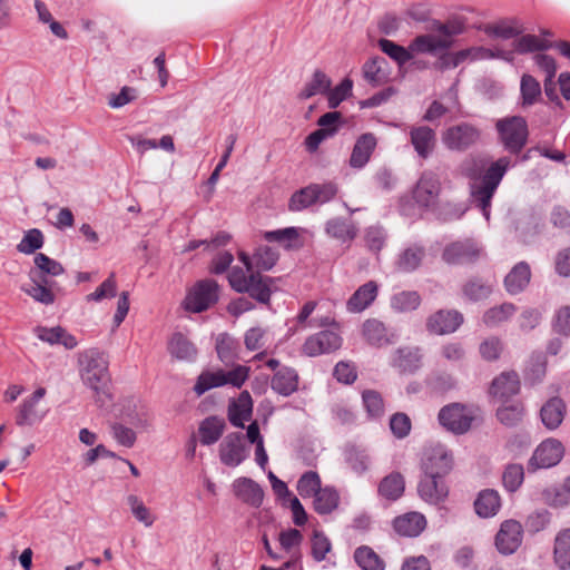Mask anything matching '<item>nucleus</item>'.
<instances>
[{"label": "nucleus", "instance_id": "obj_1", "mask_svg": "<svg viewBox=\"0 0 570 570\" xmlns=\"http://www.w3.org/2000/svg\"><path fill=\"white\" fill-rule=\"evenodd\" d=\"M461 30L459 24L438 23L433 32L415 37L407 48L387 39H380L379 47L401 67L410 61L413 55H435L440 50L450 48L453 43V37L459 35Z\"/></svg>", "mask_w": 570, "mask_h": 570}, {"label": "nucleus", "instance_id": "obj_2", "mask_svg": "<svg viewBox=\"0 0 570 570\" xmlns=\"http://www.w3.org/2000/svg\"><path fill=\"white\" fill-rule=\"evenodd\" d=\"M510 164L508 157H501L482 175H480L481 165L475 158H466L460 166L462 175L471 179L472 200L481 209L485 219L490 218L491 199Z\"/></svg>", "mask_w": 570, "mask_h": 570}, {"label": "nucleus", "instance_id": "obj_3", "mask_svg": "<svg viewBox=\"0 0 570 570\" xmlns=\"http://www.w3.org/2000/svg\"><path fill=\"white\" fill-rule=\"evenodd\" d=\"M108 358L98 348H88L78 354V368L82 383L97 396H108L110 374Z\"/></svg>", "mask_w": 570, "mask_h": 570}, {"label": "nucleus", "instance_id": "obj_4", "mask_svg": "<svg viewBox=\"0 0 570 570\" xmlns=\"http://www.w3.org/2000/svg\"><path fill=\"white\" fill-rule=\"evenodd\" d=\"M239 259L246 267H233L228 281L233 289L238 293H248L253 298L266 303L271 297L269 277H263L259 273L253 271L250 257L244 253H239Z\"/></svg>", "mask_w": 570, "mask_h": 570}, {"label": "nucleus", "instance_id": "obj_5", "mask_svg": "<svg viewBox=\"0 0 570 570\" xmlns=\"http://www.w3.org/2000/svg\"><path fill=\"white\" fill-rule=\"evenodd\" d=\"M249 368L244 365H236L230 371H216L203 372L194 386V391L197 395H202L210 389L219 387L223 385H232L239 389L245 381L248 379Z\"/></svg>", "mask_w": 570, "mask_h": 570}, {"label": "nucleus", "instance_id": "obj_6", "mask_svg": "<svg viewBox=\"0 0 570 570\" xmlns=\"http://www.w3.org/2000/svg\"><path fill=\"white\" fill-rule=\"evenodd\" d=\"M504 148L519 154L528 141V125L523 117L513 116L499 119L495 125Z\"/></svg>", "mask_w": 570, "mask_h": 570}, {"label": "nucleus", "instance_id": "obj_7", "mask_svg": "<svg viewBox=\"0 0 570 570\" xmlns=\"http://www.w3.org/2000/svg\"><path fill=\"white\" fill-rule=\"evenodd\" d=\"M438 419L445 430L461 435L471 429L475 411L461 403H451L440 410Z\"/></svg>", "mask_w": 570, "mask_h": 570}, {"label": "nucleus", "instance_id": "obj_8", "mask_svg": "<svg viewBox=\"0 0 570 570\" xmlns=\"http://www.w3.org/2000/svg\"><path fill=\"white\" fill-rule=\"evenodd\" d=\"M218 301V284L214 279L197 282L187 293L184 307L191 313L208 309Z\"/></svg>", "mask_w": 570, "mask_h": 570}, {"label": "nucleus", "instance_id": "obj_9", "mask_svg": "<svg viewBox=\"0 0 570 570\" xmlns=\"http://www.w3.org/2000/svg\"><path fill=\"white\" fill-rule=\"evenodd\" d=\"M421 466L423 474L444 478L453 468V454L443 444H432L424 450Z\"/></svg>", "mask_w": 570, "mask_h": 570}, {"label": "nucleus", "instance_id": "obj_10", "mask_svg": "<svg viewBox=\"0 0 570 570\" xmlns=\"http://www.w3.org/2000/svg\"><path fill=\"white\" fill-rule=\"evenodd\" d=\"M45 387H38L30 396L26 397L16 410V424L18 426H32L40 423L48 414V409L40 405L46 395Z\"/></svg>", "mask_w": 570, "mask_h": 570}, {"label": "nucleus", "instance_id": "obj_11", "mask_svg": "<svg viewBox=\"0 0 570 570\" xmlns=\"http://www.w3.org/2000/svg\"><path fill=\"white\" fill-rule=\"evenodd\" d=\"M478 127L469 122H461L449 127L442 134V142L450 150L464 151L480 139Z\"/></svg>", "mask_w": 570, "mask_h": 570}, {"label": "nucleus", "instance_id": "obj_12", "mask_svg": "<svg viewBox=\"0 0 570 570\" xmlns=\"http://www.w3.org/2000/svg\"><path fill=\"white\" fill-rule=\"evenodd\" d=\"M564 454L562 443L557 439L542 441L534 450L528 463V470L534 472L539 469H549L557 465Z\"/></svg>", "mask_w": 570, "mask_h": 570}, {"label": "nucleus", "instance_id": "obj_13", "mask_svg": "<svg viewBox=\"0 0 570 570\" xmlns=\"http://www.w3.org/2000/svg\"><path fill=\"white\" fill-rule=\"evenodd\" d=\"M482 253L481 246L468 238L448 244L442 253V259L449 265H461L475 262Z\"/></svg>", "mask_w": 570, "mask_h": 570}, {"label": "nucleus", "instance_id": "obj_14", "mask_svg": "<svg viewBox=\"0 0 570 570\" xmlns=\"http://www.w3.org/2000/svg\"><path fill=\"white\" fill-rule=\"evenodd\" d=\"M248 456L242 433H229L219 445V459L227 466H238Z\"/></svg>", "mask_w": 570, "mask_h": 570}, {"label": "nucleus", "instance_id": "obj_15", "mask_svg": "<svg viewBox=\"0 0 570 570\" xmlns=\"http://www.w3.org/2000/svg\"><path fill=\"white\" fill-rule=\"evenodd\" d=\"M522 525L515 520H505L495 535V547L502 554H512L522 542Z\"/></svg>", "mask_w": 570, "mask_h": 570}, {"label": "nucleus", "instance_id": "obj_16", "mask_svg": "<svg viewBox=\"0 0 570 570\" xmlns=\"http://www.w3.org/2000/svg\"><path fill=\"white\" fill-rule=\"evenodd\" d=\"M441 191L439 176L431 171H423L413 191V197L421 206H432L436 203Z\"/></svg>", "mask_w": 570, "mask_h": 570}, {"label": "nucleus", "instance_id": "obj_17", "mask_svg": "<svg viewBox=\"0 0 570 570\" xmlns=\"http://www.w3.org/2000/svg\"><path fill=\"white\" fill-rule=\"evenodd\" d=\"M341 344L342 338L340 335L334 331L326 330L307 337L303 345V353L313 357L331 353L337 350Z\"/></svg>", "mask_w": 570, "mask_h": 570}, {"label": "nucleus", "instance_id": "obj_18", "mask_svg": "<svg viewBox=\"0 0 570 570\" xmlns=\"http://www.w3.org/2000/svg\"><path fill=\"white\" fill-rule=\"evenodd\" d=\"M463 323V315L455 309H440L432 314L426 322L431 333L444 335L455 332Z\"/></svg>", "mask_w": 570, "mask_h": 570}, {"label": "nucleus", "instance_id": "obj_19", "mask_svg": "<svg viewBox=\"0 0 570 570\" xmlns=\"http://www.w3.org/2000/svg\"><path fill=\"white\" fill-rule=\"evenodd\" d=\"M30 282L29 285L21 286L22 292L40 304L51 305L55 303L56 294L60 291L56 281H46L35 275Z\"/></svg>", "mask_w": 570, "mask_h": 570}, {"label": "nucleus", "instance_id": "obj_20", "mask_svg": "<svg viewBox=\"0 0 570 570\" xmlns=\"http://www.w3.org/2000/svg\"><path fill=\"white\" fill-rule=\"evenodd\" d=\"M417 492L425 502L438 504L446 499L449 489L443 478L423 474L417 485Z\"/></svg>", "mask_w": 570, "mask_h": 570}, {"label": "nucleus", "instance_id": "obj_21", "mask_svg": "<svg viewBox=\"0 0 570 570\" xmlns=\"http://www.w3.org/2000/svg\"><path fill=\"white\" fill-rule=\"evenodd\" d=\"M362 334L370 345L377 347L393 344L396 340V335L390 332L386 326L376 318H370L363 323Z\"/></svg>", "mask_w": 570, "mask_h": 570}, {"label": "nucleus", "instance_id": "obj_22", "mask_svg": "<svg viewBox=\"0 0 570 570\" xmlns=\"http://www.w3.org/2000/svg\"><path fill=\"white\" fill-rule=\"evenodd\" d=\"M376 145L377 140L373 134L366 132L361 135L356 139L352 149V154L348 160L350 166L354 169L363 168L370 161Z\"/></svg>", "mask_w": 570, "mask_h": 570}, {"label": "nucleus", "instance_id": "obj_23", "mask_svg": "<svg viewBox=\"0 0 570 570\" xmlns=\"http://www.w3.org/2000/svg\"><path fill=\"white\" fill-rule=\"evenodd\" d=\"M233 491L244 503L258 508L263 503L264 491L261 485L249 478H238L233 482Z\"/></svg>", "mask_w": 570, "mask_h": 570}, {"label": "nucleus", "instance_id": "obj_24", "mask_svg": "<svg viewBox=\"0 0 570 570\" xmlns=\"http://www.w3.org/2000/svg\"><path fill=\"white\" fill-rule=\"evenodd\" d=\"M410 138L414 150L421 158L426 159L433 153L436 135L432 128L428 126L412 127Z\"/></svg>", "mask_w": 570, "mask_h": 570}, {"label": "nucleus", "instance_id": "obj_25", "mask_svg": "<svg viewBox=\"0 0 570 570\" xmlns=\"http://www.w3.org/2000/svg\"><path fill=\"white\" fill-rule=\"evenodd\" d=\"M379 286L376 282L368 281L360 286L348 298L346 308L351 313H361L366 309L376 298Z\"/></svg>", "mask_w": 570, "mask_h": 570}, {"label": "nucleus", "instance_id": "obj_26", "mask_svg": "<svg viewBox=\"0 0 570 570\" xmlns=\"http://www.w3.org/2000/svg\"><path fill=\"white\" fill-rule=\"evenodd\" d=\"M35 267L29 272V278L35 275L46 281H55L53 278L65 273L63 266L56 259L50 258L43 253H37L33 258Z\"/></svg>", "mask_w": 570, "mask_h": 570}, {"label": "nucleus", "instance_id": "obj_27", "mask_svg": "<svg viewBox=\"0 0 570 570\" xmlns=\"http://www.w3.org/2000/svg\"><path fill=\"white\" fill-rule=\"evenodd\" d=\"M253 413V400L247 391H243L238 399L228 407L229 422L236 428H244Z\"/></svg>", "mask_w": 570, "mask_h": 570}, {"label": "nucleus", "instance_id": "obj_28", "mask_svg": "<svg viewBox=\"0 0 570 570\" xmlns=\"http://www.w3.org/2000/svg\"><path fill=\"white\" fill-rule=\"evenodd\" d=\"M531 279V269L528 263L520 262L508 273L504 278V287L511 295H517L525 289Z\"/></svg>", "mask_w": 570, "mask_h": 570}, {"label": "nucleus", "instance_id": "obj_29", "mask_svg": "<svg viewBox=\"0 0 570 570\" xmlns=\"http://www.w3.org/2000/svg\"><path fill=\"white\" fill-rule=\"evenodd\" d=\"M426 521L423 514L410 512L395 518L393 522L394 530L404 537H416L425 528Z\"/></svg>", "mask_w": 570, "mask_h": 570}, {"label": "nucleus", "instance_id": "obj_30", "mask_svg": "<svg viewBox=\"0 0 570 570\" xmlns=\"http://www.w3.org/2000/svg\"><path fill=\"white\" fill-rule=\"evenodd\" d=\"M36 335L39 340L47 342L51 345L61 344L68 350H72L77 346L78 342L76 337L69 334L65 328L60 326L55 327H42L39 326L35 330Z\"/></svg>", "mask_w": 570, "mask_h": 570}, {"label": "nucleus", "instance_id": "obj_31", "mask_svg": "<svg viewBox=\"0 0 570 570\" xmlns=\"http://www.w3.org/2000/svg\"><path fill=\"white\" fill-rule=\"evenodd\" d=\"M566 415V404L559 397L550 399L540 411L541 421L549 430L557 429Z\"/></svg>", "mask_w": 570, "mask_h": 570}, {"label": "nucleus", "instance_id": "obj_32", "mask_svg": "<svg viewBox=\"0 0 570 570\" xmlns=\"http://www.w3.org/2000/svg\"><path fill=\"white\" fill-rule=\"evenodd\" d=\"M271 385L276 393L288 396L298 387V375L294 368L283 367L274 374Z\"/></svg>", "mask_w": 570, "mask_h": 570}, {"label": "nucleus", "instance_id": "obj_33", "mask_svg": "<svg viewBox=\"0 0 570 570\" xmlns=\"http://www.w3.org/2000/svg\"><path fill=\"white\" fill-rule=\"evenodd\" d=\"M425 257V248L421 245H411L402 250L395 262L396 268L410 273L417 269Z\"/></svg>", "mask_w": 570, "mask_h": 570}, {"label": "nucleus", "instance_id": "obj_34", "mask_svg": "<svg viewBox=\"0 0 570 570\" xmlns=\"http://www.w3.org/2000/svg\"><path fill=\"white\" fill-rule=\"evenodd\" d=\"M168 352L180 361H194L197 355L195 345L181 333H174L168 342Z\"/></svg>", "mask_w": 570, "mask_h": 570}, {"label": "nucleus", "instance_id": "obj_35", "mask_svg": "<svg viewBox=\"0 0 570 570\" xmlns=\"http://www.w3.org/2000/svg\"><path fill=\"white\" fill-rule=\"evenodd\" d=\"M500 508V495L495 490L492 489L481 491L474 501L475 512L482 518H490L495 515Z\"/></svg>", "mask_w": 570, "mask_h": 570}, {"label": "nucleus", "instance_id": "obj_36", "mask_svg": "<svg viewBox=\"0 0 570 570\" xmlns=\"http://www.w3.org/2000/svg\"><path fill=\"white\" fill-rule=\"evenodd\" d=\"M520 390L519 376L515 372H505L493 380L491 394L500 399L510 397Z\"/></svg>", "mask_w": 570, "mask_h": 570}, {"label": "nucleus", "instance_id": "obj_37", "mask_svg": "<svg viewBox=\"0 0 570 570\" xmlns=\"http://www.w3.org/2000/svg\"><path fill=\"white\" fill-rule=\"evenodd\" d=\"M345 461L348 468L358 475L367 472L372 463L368 451L356 445H351L345 450Z\"/></svg>", "mask_w": 570, "mask_h": 570}, {"label": "nucleus", "instance_id": "obj_38", "mask_svg": "<svg viewBox=\"0 0 570 570\" xmlns=\"http://www.w3.org/2000/svg\"><path fill=\"white\" fill-rule=\"evenodd\" d=\"M512 45L513 50H511V52H513V55L515 52L525 55L530 52L544 51L554 46L548 39H542L531 33L522 35L521 37L514 39Z\"/></svg>", "mask_w": 570, "mask_h": 570}, {"label": "nucleus", "instance_id": "obj_39", "mask_svg": "<svg viewBox=\"0 0 570 570\" xmlns=\"http://www.w3.org/2000/svg\"><path fill=\"white\" fill-rule=\"evenodd\" d=\"M553 559L560 570L570 569V529H563L557 534L553 547Z\"/></svg>", "mask_w": 570, "mask_h": 570}, {"label": "nucleus", "instance_id": "obj_40", "mask_svg": "<svg viewBox=\"0 0 570 570\" xmlns=\"http://www.w3.org/2000/svg\"><path fill=\"white\" fill-rule=\"evenodd\" d=\"M520 95L523 108L538 104L542 98L540 82L533 76L524 73L520 81Z\"/></svg>", "mask_w": 570, "mask_h": 570}, {"label": "nucleus", "instance_id": "obj_41", "mask_svg": "<svg viewBox=\"0 0 570 570\" xmlns=\"http://www.w3.org/2000/svg\"><path fill=\"white\" fill-rule=\"evenodd\" d=\"M386 65L383 57L371 58L362 68L364 79L372 86L383 85L387 80V72L384 69Z\"/></svg>", "mask_w": 570, "mask_h": 570}, {"label": "nucleus", "instance_id": "obj_42", "mask_svg": "<svg viewBox=\"0 0 570 570\" xmlns=\"http://www.w3.org/2000/svg\"><path fill=\"white\" fill-rule=\"evenodd\" d=\"M392 365L402 372H414L421 365V355L419 348H399L395 351Z\"/></svg>", "mask_w": 570, "mask_h": 570}, {"label": "nucleus", "instance_id": "obj_43", "mask_svg": "<svg viewBox=\"0 0 570 570\" xmlns=\"http://www.w3.org/2000/svg\"><path fill=\"white\" fill-rule=\"evenodd\" d=\"M326 233L343 243L353 240L357 235V227L345 219L333 218L326 223Z\"/></svg>", "mask_w": 570, "mask_h": 570}, {"label": "nucleus", "instance_id": "obj_44", "mask_svg": "<svg viewBox=\"0 0 570 570\" xmlns=\"http://www.w3.org/2000/svg\"><path fill=\"white\" fill-rule=\"evenodd\" d=\"M216 352L219 360L228 365L238 358L239 344L229 334L222 333L216 338Z\"/></svg>", "mask_w": 570, "mask_h": 570}, {"label": "nucleus", "instance_id": "obj_45", "mask_svg": "<svg viewBox=\"0 0 570 570\" xmlns=\"http://www.w3.org/2000/svg\"><path fill=\"white\" fill-rule=\"evenodd\" d=\"M405 482L402 474L393 472L380 482L379 493L391 501L397 500L404 492Z\"/></svg>", "mask_w": 570, "mask_h": 570}, {"label": "nucleus", "instance_id": "obj_46", "mask_svg": "<svg viewBox=\"0 0 570 570\" xmlns=\"http://www.w3.org/2000/svg\"><path fill=\"white\" fill-rule=\"evenodd\" d=\"M225 429V422L217 416L205 419L199 426L200 442L204 445L214 444L219 440Z\"/></svg>", "mask_w": 570, "mask_h": 570}, {"label": "nucleus", "instance_id": "obj_47", "mask_svg": "<svg viewBox=\"0 0 570 570\" xmlns=\"http://www.w3.org/2000/svg\"><path fill=\"white\" fill-rule=\"evenodd\" d=\"M313 498L314 509L320 514H328L338 507L340 495L331 487L322 488Z\"/></svg>", "mask_w": 570, "mask_h": 570}, {"label": "nucleus", "instance_id": "obj_48", "mask_svg": "<svg viewBox=\"0 0 570 570\" xmlns=\"http://www.w3.org/2000/svg\"><path fill=\"white\" fill-rule=\"evenodd\" d=\"M523 31L522 26L515 19H505L488 24L485 27L487 35L501 39H511Z\"/></svg>", "mask_w": 570, "mask_h": 570}, {"label": "nucleus", "instance_id": "obj_49", "mask_svg": "<svg viewBox=\"0 0 570 570\" xmlns=\"http://www.w3.org/2000/svg\"><path fill=\"white\" fill-rule=\"evenodd\" d=\"M461 56L463 59V62L465 60H485L491 58H500L508 62L513 61V52L511 51H504V50H497L493 51L491 49L484 48V47H472L464 50H460Z\"/></svg>", "mask_w": 570, "mask_h": 570}, {"label": "nucleus", "instance_id": "obj_50", "mask_svg": "<svg viewBox=\"0 0 570 570\" xmlns=\"http://www.w3.org/2000/svg\"><path fill=\"white\" fill-rule=\"evenodd\" d=\"M421 304V296L415 291H402L391 297V307L397 313H407L416 309Z\"/></svg>", "mask_w": 570, "mask_h": 570}, {"label": "nucleus", "instance_id": "obj_51", "mask_svg": "<svg viewBox=\"0 0 570 570\" xmlns=\"http://www.w3.org/2000/svg\"><path fill=\"white\" fill-rule=\"evenodd\" d=\"M517 312V307L512 303H503L498 306H493L489 308L482 321L488 327H495L501 323L508 321L514 313Z\"/></svg>", "mask_w": 570, "mask_h": 570}, {"label": "nucleus", "instance_id": "obj_52", "mask_svg": "<svg viewBox=\"0 0 570 570\" xmlns=\"http://www.w3.org/2000/svg\"><path fill=\"white\" fill-rule=\"evenodd\" d=\"M126 501L131 514L138 522L142 523L146 528H150L154 524L156 515L139 497L129 494Z\"/></svg>", "mask_w": 570, "mask_h": 570}, {"label": "nucleus", "instance_id": "obj_53", "mask_svg": "<svg viewBox=\"0 0 570 570\" xmlns=\"http://www.w3.org/2000/svg\"><path fill=\"white\" fill-rule=\"evenodd\" d=\"M331 85V79L323 71L316 70L312 79L305 83L299 97L307 99L318 94H326Z\"/></svg>", "mask_w": 570, "mask_h": 570}, {"label": "nucleus", "instance_id": "obj_54", "mask_svg": "<svg viewBox=\"0 0 570 570\" xmlns=\"http://www.w3.org/2000/svg\"><path fill=\"white\" fill-rule=\"evenodd\" d=\"M355 562L363 570H384L383 560L368 547H360L354 553Z\"/></svg>", "mask_w": 570, "mask_h": 570}, {"label": "nucleus", "instance_id": "obj_55", "mask_svg": "<svg viewBox=\"0 0 570 570\" xmlns=\"http://www.w3.org/2000/svg\"><path fill=\"white\" fill-rule=\"evenodd\" d=\"M296 489L302 498H313L322 489L320 475L314 471L305 472L298 479Z\"/></svg>", "mask_w": 570, "mask_h": 570}, {"label": "nucleus", "instance_id": "obj_56", "mask_svg": "<svg viewBox=\"0 0 570 570\" xmlns=\"http://www.w3.org/2000/svg\"><path fill=\"white\" fill-rule=\"evenodd\" d=\"M313 205H316L315 195L312 185H308L292 195L288 202V209L291 212H301Z\"/></svg>", "mask_w": 570, "mask_h": 570}, {"label": "nucleus", "instance_id": "obj_57", "mask_svg": "<svg viewBox=\"0 0 570 570\" xmlns=\"http://www.w3.org/2000/svg\"><path fill=\"white\" fill-rule=\"evenodd\" d=\"M387 234L381 225H372L364 230V242L366 247L374 253H379L385 245Z\"/></svg>", "mask_w": 570, "mask_h": 570}, {"label": "nucleus", "instance_id": "obj_58", "mask_svg": "<svg viewBox=\"0 0 570 570\" xmlns=\"http://www.w3.org/2000/svg\"><path fill=\"white\" fill-rule=\"evenodd\" d=\"M299 233L296 227H287L283 229L266 232L264 238L267 242H276L283 244L285 248H292L293 243L298 239Z\"/></svg>", "mask_w": 570, "mask_h": 570}, {"label": "nucleus", "instance_id": "obj_59", "mask_svg": "<svg viewBox=\"0 0 570 570\" xmlns=\"http://www.w3.org/2000/svg\"><path fill=\"white\" fill-rule=\"evenodd\" d=\"M492 293V285L480 279H471L463 286V294L471 301H481Z\"/></svg>", "mask_w": 570, "mask_h": 570}, {"label": "nucleus", "instance_id": "obj_60", "mask_svg": "<svg viewBox=\"0 0 570 570\" xmlns=\"http://www.w3.org/2000/svg\"><path fill=\"white\" fill-rule=\"evenodd\" d=\"M43 246V235L37 229H29L21 242L17 245V249L22 254H33Z\"/></svg>", "mask_w": 570, "mask_h": 570}, {"label": "nucleus", "instance_id": "obj_61", "mask_svg": "<svg viewBox=\"0 0 570 570\" xmlns=\"http://www.w3.org/2000/svg\"><path fill=\"white\" fill-rule=\"evenodd\" d=\"M524 479V471L521 464H509L502 475L504 488L514 492L520 488Z\"/></svg>", "mask_w": 570, "mask_h": 570}, {"label": "nucleus", "instance_id": "obj_62", "mask_svg": "<svg viewBox=\"0 0 570 570\" xmlns=\"http://www.w3.org/2000/svg\"><path fill=\"white\" fill-rule=\"evenodd\" d=\"M352 88L353 81L350 78L342 80L334 89L330 88L326 92L328 107L332 109L338 107V105L352 94Z\"/></svg>", "mask_w": 570, "mask_h": 570}, {"label": "nucleus", "instance_id": "obj_63", "mask_svg": "<svg viewBox=\"0 0 570 570\" xmlns=\"http://www.w3.org/2000/svg\"><path fill=\"white\" fill-rule=\"evenodd\" d=\"M362 399L370 416L379 417L384 413V402L379 392L366 390L363 392Z\"/></svg>", "mask_w": 570, "mask_h": 570}, {"label": "nucleus", "instance_id": "obj_64", "mask_svg": "<svg viewBox=\"0 0 570 570\" xmlns=\"http://www.w3.org/2000/svg\"><path fill=\"white\" fill-rule=\"evenodd\" d=\"M497 416L505 426H514L522 420L523 407L521 404L502 406L497 411Z\"/></svg>", "mask_w": 570, "mask_h": 570}]
</instances>
